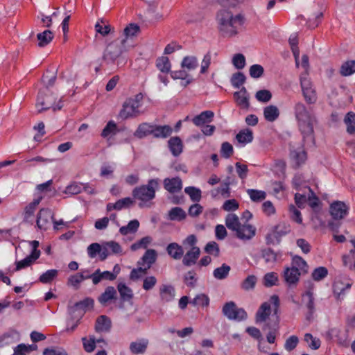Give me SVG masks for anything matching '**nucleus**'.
Masks as SVG:
<instances>
[{
    "instance_id": "obj_1",
    "label": "nucleus",
    "mask_w": 355,
    "mask_h": 355,
    "mask_svg": "<svg viewBox=\"0 0 355 355\" xmlns=\"http://www.w3.org/2000/svg\"><path fill=\"white\" fill-rule=\"evenodd\" d=\"M294 113L303 141L314 145V125L317 123V119L312 108L308 109L303 103L298 102L294 106Z\"/></svg>"
},
{
    "instance_id": "obj_2",
    "label": "nucleus",
    "mask_w": 355,
    "mask_h": 355,
    "mask_svg": "<svg viewBox=\"0 0 355 355\" xmlns=\"http://www.w3.org/2000/svg\"><path fill=\"white\" fill-rule=\"evenodd\" d=\"M218 30L223 37L236 35L243 25L245 19L241 14L233 16V14L226 10H220L216 16Z\"/></svg>"
},
{
    "instance_id": "obj_3",
    "label": "nucleus",
    "mask_w": 355,
    "mask_h": 355,
    "mask_svg": "<svg viewBox=\"0 0 355 355\" xmlns=\"http://www.w3.org/2000/svg\"><path fill=\"white\" fill-rule=\"evenodd\" d=\"M159 187L158 179H151L148 181L146 185L135 187L132 192V196L135 199L141 201L139 203V207H143L144 202H148L155 197V191Z\"/></svg>"
},
{
    "instance_id": "obj_4",
    "label": "nucleus",
    "mask_w": 355,
    "mask_h": 355,
    "mask_svg": "<svg viewBox=\"0 0 355 355\" xmlns=\"http://www.w3.org/2000/svg\"><path fill=\"white\" fill-rule=\"evenodd\" d=\"M223 313L229 320L242 321L248 318L246 311L243 308H238L234 302H229L224 304Z\"/></svg>"
},
{
    "instance_id": "obj_5",
    "label": "nucleus",
    "mask_w": 355,
    "mask_h": 355,
    "mask_svg": "<svg viewBox=\"0 0 355 355\" xmlns=\"http://www.w3.org/2000/svg\"><path fill=\"white\" fill-rule=\"evenodd\" d=\"M110 248H111V241L104 242L101 245L93 243L87 247V254L92 259L98 254L100 260L104 261L110 254Z\"/></svg>"
},
{
    "instance_id": "obj_6",
    "label": "nucleus",
    "mask_w": 355,
    "mask_h": 355,
    "mask_svg": "<svg viewBox=\"0 0 355 355\" xmlns=\"http://www.w3.org/2000/svg\"><path fill=\"white\" fill-rule=\"evenodd\" d=\"M56 97L51 91L40 90L36 101V107H41L38 112L47 110L52 107L55 103Z\"/></svg>"
},
{
    "instance_id": "obj_7",
    "label": "nucleus",
    "mask_w": 355,
    "mask_h": 355,
    "mask_svg": "<svg viewBox=\"0 0 355 355\" xmlns=\"http://www.w3.org/2000/svg\"><path fill=\"white\" fill-rule=\"evenodd\" d=\"M125 38L117 37L112 42L114 46V50H112V60L117 59V65L123 66L125 64L126 60L123 53L126 51Z\"/></svg>"
},
{
    "instance_id": "obj_8",
    "label": "nucleus",
    "mask_w": 355,
    "mask_h": 355,
    "mask_svg": "<svg viewBox=\"0 0 355 355\" xmlns=\"http://www.w3.org/2000/svg\"><path fill=\"white\" fill-rule=\"evenodd\" d=\"M349 207L343 201H334L329 207V212L334 220L344 218L348 214Z\"/></svg>"
},
{
    "instance_id": "obj_9",
    "label": "nucleus",
    "mask_w": 355,
    "mask_h": 355,
    "mask_svg": "<svg viewBox=\"0 0 355 355\" xmlns=\"http://www.w3.org/2000/svg\"><path fill=\"white\" fill-rule=\"evenodd\" d=\"M140 114L137 105H135L130 100L127 99L123 104L122 108L119 114V117L123 120L128 118L136 117Z\"/></svg>"
},
{
    "instance_id": "obj_10",
    "label": "nucleus",
    "mask_w": 355,
    "mask_h": 355,
    "mask_svg": "<svg viewBox=\"0 0 355 355\" xmlns=\"http://www.w3.org/2000/svg\"><path fill=\"white\" fill-rule=\"evenodd\" d=\"M53 219V214L50 209L42 208L37 216V225L41 230H46Z\"/></svg>"
},
{
    "instance_id": "obj_11",
    "label": "nucleus",
    "mask_w": 355,
    "mask_h": 355,
    "mask_svg": "<svg viewBox=\"0 0 355 355\" xmlns=\"http://www.w3.org/2000/svg\"><path fill=\"white\" fill-rule=\"evenodd\" d=\"M241 223L239 217L234 214H229L225 218V225L229 230L236 232L237 238H245V236L241 232L240 226ZM246 238H248L246 236Z\"/></svg>"
},
{
    "instance_id": "obj_12",
    "label": "nucleus",
    "mask_w": 355,
    "mask_h": 355,
    "mask_svg": "<svg viewBox=\"0 0 355 355\" xmlns=\"http://www.w3.org/2000/svg\"><path fill=\"white\" fill-rule=\"evenodd\" d=\"M157 256V254L155 250L148 249L141 259L138 261L137 265L141 266L148 270L151 268L152 265L156 261Z\"/></svg>"
},
{
    "instance_id": "obj_13",
    "label": "nucleus",
    "mask_w": 355,
    "mask_h": 355,
    "mask_svg": "<svg viewBox=\"0 0 355 355\" xmlns=\"http://www.w3.org/2000/svg\"><path fill=\"white\" fill-rule=\"evenodd\" d=\"M163 184L164 188L171 193H178L182 189V182L179 177L165 178Z\"/></svg>"
},
{
    "instance_id": "obj_14",
    "label": "nucleus",
    "mask_w": 355,
    "mask_h": 355,
    "mask_svg": "<svg viewBox=\"0 0 355 355\" xmlns=\"http://www.w3.org/2000/svg\"><path fill=\"white\" fill-rule=\"evenodd\" d=\"M301 273L297 270L292 267H286L284 270L283 277L286 283L289 286H295L300 279Z\"/></svg>"
},
{
    "instance_id": "obj_15",
    "label": "nucleus",
    "mask_w": 355,
    "mask_h": 355,
    "mask_svg": "<svg viewBox=\"0 0 355 355\" xmlns=\"http://www.w3.org/2000/svg\"><path fill=\"white\" fill-rule=\"evenodd\" d=\"M159 297L162 303H168L173 301L175 296V288L171 285L162 284L160 286Z\"/></svg>"
},
{
    "instance_id": "obj_16",
    "label": "nucleus",
    "mask_w": 355,
    "mask_h": 355,
    "mask_svg": "<svg viewBox=\"0 0 355 355\" xmlns=\"http://www.w3.org/2000/svg\"><path fill=\"white\" fill-rule=\"evenodd\" d=\"M353 245L348 254H344L342 257L343 266L348 268L349 270H355V237L350 240Z\"/></svg>"
},
{
    "instance_id": "obj_17",
    "label": "nucleus",
    "mask_w": 355,
    "mask_h": 355,
    "mask_svg": "<svg viewBox=\"0 0 355 355\" xmlns=\"http://www.w3.org/2000/svg\"><path fill=\"white\" fill-rule=\"evenodd\" d=\"M42 200V196H40L25 207L24 211L23 213L24 222H25V223L32 222V218L34 215L36 208Z\"/></svg>"
},
{
    "instance_id": "obj_18",
    "label": "nucleus",
    "mask_w": 355,
    "mask_h": 355,
    "mask_svg": "<svg viewBox=\"0 0 355 355\" xmlns=\"http://www.w3.org/2000/svg\"><path fill=\"white\" fill-rule=\"evenodd\" d=\"M148 345V340L141 338L130 343L129 349L132 354H143L146 352Z\"/></svg>"
},
{
    "instance_id": "obj_19",
    "label": "nucleus",
    "mask_w": 355,
    "mask_h": 355,
    "mask_svg": "<svg viewBox=\"0 0 355 355\" xmlns=\"http://www.w3.org/2000/svg\"><path fill=\"white\" fill-rule=\"evenodd\" d=\"M200 254V250L197 246H193L184 256L182 263L185 266H191L196 263Z\"/></svg>"
},
{
    "instance_id": "obj_20",
    "label": "nucleus",
    "mask_w": 355,
    "mask_h": 355,
    "mask_svg": "<svg viewBox=\"0 0 355 355\" xmlns=\"http://www.w3.org/2000/svg\"><path fill=\"white\" fill-rule=\"evenodd\" d=\"M173 132V128L168 125H154L153 128V136L157 139H166Z\"/></svg>"
},
{
    "instance_id": "obj_21",
    "label": "nucleus",
    "mask_w": 355,
    "mask_h": 355,
    "mask_svg": "<svg viewBox=\"0 0 355 355\" xmlns=\"http://www.w3.org/2000/svg\"><path fill=\"white\" fill-rule=\"evenodd\" d=\"M168 146L172 155L175 157L179 156L183 150V144L180 137L175 136L171 137L168 141Z\"/></svg>"
},
{
    "instance_id": "obj_22",
    "label": "nucleus",
    "mask_w": 355,
    "mask_h": 355,
    "mask_svg": "<svg viewBox=\"0 0 355 355\" xmlns=\"http://www.w3.org/2000/svg\"><path fill=\"white\" fill-rule=\"evenodd\" d=\"M111 327V320L104 315H101L96 318L95 323V331L97 333L108 332Z\"/></svg>"
},
{
    "instance_id": "obj_23",
    "label": "nucleus",
    "mask_w": 355,
    "mask_h": 355,
    "mask_svg": "<svg viewBox=\"0 0 355 355\" xmlns=\"http://www.w3.org/2000/svg\"><path fill=\"white\" fill-rule=\"evenodd\" d=\"M214 116V114L212 111H203L200 114L194 116L192 119V121L196 126H202L205 123L211 122Z\"/></svg>"
},
{
    "instance_id": "obj_24",
    "label": "nucleus",
    "mask_w": 355,
    "mask_h": 355,
    "mask_svg": "<svg viewBox=\"0 0 355 355\" xmlns=\"http://www.w3.org/2000/svg\"><path fill=\"white\" fill-rule=\"evenodd\" d=\"M271 313V307L270 303L263 302L259 308L256 313L255 321L256 323H261L265 322Z\"/></svg>"
},
{
    "instance_id": "obj_25",
    "label": "nucleus",
    "mask_w": 355,
    "mask_h": 355,
    "mask_svg": "<svg viewBox=\"0 0 355 355\" xmlns=\"http://www.w3.org/2000/svg\"><path fill=\"white\" fill-rule=\"evenodd\" d=\"M158 4L155 1L150 2L146 12V17L149 21H157L162 18V15L157 12Z\"/></svg>"
},
{
    "instance_id": "obj_26",
    "label": "nucleus",
    "mask_w": 355,
    "mask_h": 355,
    "mask_svg": "<svg viewBox=\"0 0 355 355\" xmlns=\"http://www.w3.org/2000/svg\"><path fill=\"white\" fill-rule=\"evenodd\" d=\"M166 252L172 258L178 260L184 254V250L181 245L177 243H171L166 247Z\"/></svg>"
},
{
    "instance_id": "obj_27",
    "label": "nucleus",
    "mask_w": 355,
    "mask_h": 355,
    "mask_svg": "<svg viewBox=\"0 0 355 355\" xmlns=\"http://www.w3.org/2000/svg\"><path fill=\"white\" fill-rule=\"evenodd\" d=\"M38 259V252L31 253L25 259L15 262V270L18 271L31 266Z\"/></svg>"
},
{
    "instance_id": "obj_28",
    "label": "nucleus",
    "mask_w": 355,
    "mask_h": 355,
    "mask_svg": "<svg viewBox=\"0 0 355 355\" xmlns=\"http://www.w3.org/2000/svg\"><path fill=\"white\" fill-rule=\"evenodd\" d=\"M279 110L275 105H270L263 109V116L265 119L269 122L275 121L279 116Z\"/></svg>"
},
{
    "instance_id": "obj_29",
    "label": "nucleus",
    "mask_w": 355,
    "mask_h": 355,
    "mask_svg": "<svg viewBox=\"0 0 355 355\" xmlns=\"http://www.w3.org/2000/svg\"><path fill=\"white\" fill-rule=\"evenodd\" d=\"M153 124L143 123L140 124L135 132V136L139 139H142L148 135L153 134Z\"/></svg>"
},
{
    "instance_id": "obj_30",
    "label": "nucleus",
    "mask_w": 355,
    "mask_h": 355,
    "mask_svg": "<svg viewBox=\"0 0 355 355\" xmlns=\"http://www.w3.org/2000/svg\"><path fill=\"white\" fill-rule=\"evenodd\" d=\"M246 94L247 90L245 87H243L240 91L234 92V96L239 105L243 106L245 108H248L250 103Z\"/></svg>"
},
{
    "instance_id": "obj_31",
    "label": "nucleus",
    "mask_w": 355,
    "mask_h": 355,
    "mask_svg": "<svg viewBox=\"0 0 355 355\" xmlns=\"http://www.w3.org/2000/svg\"><path fill=\"white\" fill-rule=\"evenodd\" d=\"M53 33L49 30H45L44 31L40 33L37 35V39L38 40V46L44 47L48 45L53 39Z\"/></svg>"
},
{
    "instance_id": "obj_32",
    "label": "nucleus",
    "mask_w": 355,
    "mask_h": 355,
    "mask_svg": "<svg viewBox=\"0 0 355 355\" xmlns=\"http://www.w3.org/2000/svg\"><path fill=\"white\" fill-rule=\"evenodd\" d=\"M291 267L297 269L299 271L302 270L304 273H307L309 271V266L306 261L300 256L295 255L292 259Z\"/></svg>"
},
{
    "instance_id": "obj_33",
    "label": "nucleus",
    "mask_w": 355,
    "mask_h": 355,
    "mask_svg": "<svg viewBox=\"0 0 355 355\" xmlns=\"http://www.w3.org/2000/svg\"><path fill=\"white\" fill-rule=\"evenodd\" d=\"M351 286V282H347L346 284H344L341 280L338 279L335 281L333 285V291L334 295L338 298H340L342 295L345 294V290L349 289Z\"/></svg>"
},
{
    "instance_id": "obj_34",
    "label": "nucleus",
    "mask_w": 355,
    "mask_h": 355,
    "mask_svg": "<svg viewBox=\"0 0 355 355\" xmlns=\"http://www.w3.org/2000/svg\"><path fill=\"white\" fill-rule=\"evenodd\" d=\"M198 66V61L196 56H185L181 62V67L187 71L195 70Z\"/></svg>"
},
{
    "instance_id": "obj_35",
    "label": "nucleus",
    "mask_w": 355,
    "mask_h": 355,
    "mask_svg": "<svg viewBox=\"0 0 355 355\" xmlns=\"http://www.w3.org/2000/svg\"><path fill=\"white\" fill-rule=\"evenodd\" d=\"M272 231L276 234V243L279 244L281 241V238L290 232V226L285 223H279L273 227Z\"/></svg>"
},
{
    "instance_id": "obj_36",
    "label": "nucleus",
    "mask_w": 355,
    "mask_h": 355,
    "mask_svg": "<svg viewBox=\"0 0 355 355\" xmlns=\"http://www.w3.org/2000/svg\"><path fill=\"white\" fill-rule=\"evenodd\" d=\"M236 139L239 143L246 144L253 140V132L249 128H245L239 131L236 135Z\"/></svg>"
},
{
    "instance_id": "obj_37",
    "label": "nucleus",
    "mask_w": 355,
    "mask_h": 355,
    "mask_svg": "<svg viewBox=\"0 0 355 355\" xmlns=\"http://www.w3.org/2000/svg\"><path fill=\"white\" fill-rule=\"evenodd\" d=\"M95 30L103 37L107 35L111 31L109 21L103 18L100 19L95 25Z\"/></svg>"
},
{
    "instance_id": "obj_38",
    "label": "nucleus",
    "mask_w": 355,
    "mask_h": 355,
    "mask_svg": "<svg viewBox=\"0 0 355 355\" xmlns=\"http://www.w3.org/2000/svg\"><path fill=\"white\" fill-rule=\"evenodd\" d=\"M290 155L295 162L297 168L304 164L306 159V153L304 150H291Z\"/></svg>"
},
{
    "instance_id": "obj_39",
    "label": "nucleus",
    "mask_w": 355,
    "mask_h": 355,
    "mask_svg": "<svg viewBox=\"0 0 355 355\" xmlns=\"http://www.w3.org/2000/svg\"><path fill=\"white\" fill-rule=\"evenodd\" d=\"M231 270V267L226 263H223L220 267L216 268L213 272L214 278L223 280L227 277Z\"/></svg>"
},
{
    "instance_id": "obj_40",
    "label": "nucleus",
    "mask_w": 355,
    "mask_h": 355,
    "mask_svg": "<svg viewBox=\"0 0 355 355\" xmlns=\"http://www.w3.org/2000/svg\"><path fill=\"white\" fill-rule=\"evenodd\" d=\"M355 73V60H351L343 62L340 68L343 76H349Z\"/></svg>"
},
{
    "instance_id": "obj_41",
    "label": "nucleus",
    "mask_w": 355,
    "mask_h": 355,
    "mask_svg": "<svg viewBox=\"0 0 355 355\" xmlns=\"http://www.w3.org/2000/svg\"><path fill=\"white\" fill-rule=\"evenodd\" d=\"M118 291L120 293V296H121V300L125 302H130L132 298V290L128 287L125 284H119L118 285Z\"/></svg>"
},
{
    "instance_id": "obj_42",
    "label": "nucleus",
    "mask_w": 355,
    "mask_h": 355,
    "mask_svg": "<svg viewBox=\"0 0 355 355\" xmlns=\"http://www.w3.org/2000/svg\"><path fill=\"white\" fill-rule=\"evenodd\" d=\"M118 135H121L120 141H126L130 135V132L127 128L121 126L118 128L116 124L112 121V139H115V137Z\"/></svg>"
},
{
    "instance_id": "obj_43",
    "label": "nucleus",
    "mask_w": 355,
    "mask_h": 355,
    "mask_svg": "<svg viewBox=\"0 0 355 355\" xmlns=\"http://www.w3.org/2000/svg\"><path fill=\"white\" fill-rule=\"evenodd\" d=\"M135 202V200L130 197L124 198L112 204V209L121 210L123 209H127L133 206Z\"/></svg>"
},
{
    "instance_id": "obj_44",
    "label": "nucleus",
    "mask_w": 355,
    "mask_h": 355,
    "mask_svg": "<svg viewBox=\"0 0 355 355\" xmlns=\"http://www.w3.org/2000/svg\"><path fill=\"white\" fill-rule=\"evenodd\" d=\"M88 277L92 279L94 284H97L103 279L111 280V272H101L100 270L98 269L93 274L88 275Z\"/></svg>"
},
{
    "instance_id": "obj_45",
    "label": "nucleus",
    "mask_w": 355,
    "mask_h": 355,
    "mask_svg": "<svg viewBox=\"0 0 355 355\" xmlns=\"http://www.w3.org/2000/svg\"><path fill=\"white\" fill-rule=\"evenodd\" d=\"M187 216L186 212L181 208L175 207L172 208L168 212V217L171 220L181 221Z\"/></svg>"
},
{
    "instance_id": "obj_46",
    "label": "nucleus",
    "mask_w": 355,
    "mask_h": 355,
    "mask_svg": "<svg viewBox=\"0 0 355 355\" xmlns=\"http://www.w3.org/2000/svg\"><path fill=\"white\" fill-rule=\"evenodd\" d=\"M139 227V222L137 219L130 220L126 226H123L120 228L119 232L123 235H126L128 233H135Z\"/></svg>"
},
{
    "instance_id": "obj_47",
    "label": "nucleus",
    "mask_w": 355,
    "mask_h": 355,
    "mask_svg": "<svg viewBox=\"0 0 355 355\" xmlns=\"http://www.w3.org/2000/svg\"><path fill=\"white\" fill-rule=\"evenodd\" d=\"M347 125V132L350 134L355 133V114L352 112H348L344 119Z\"/></svg>"
},
{
    "instance_id": "obj_48",
    "label": "nucleus",
    "mask_w": 355,
    "mask_h": 355,
    "mask_svg": "<svg viewBox=\"0 0 355 355\" xmlns=\"http://www.w3.org/2000/svg\"><path fill=\"white\" fill-rule=\"evenodd\" d=\"M257 278L255 275H248L241 284V288L246 291L253 290L256 286Z\"/></svg>"
},
{
    "instance_id": "obj_49",
    "label": "nucleus",
    "mask_w": 355,
    "mask_h": 355,
    "mask_svg": "<svg viewBox=\"0 0 355 355\" xmlns=\"http://www.w3.org/2000/svg\"><path fill=\"white\" fill-rule=\"evenodd\" d=\"M241 232L243 235L247 236L248 238H239L241 240H250L251 239L256 233V228L250 224H243L240 226Z\"/></svg>"
},
{
    "instance_id": "obj_50",
    "label": "nucleus",
    "mask_w": 355,
    "mask_h": 355,
    "mask_svg": "<svg viewBox=\"0 0 355 355\" xmlns=\"http://www.w3.org/2000/svg\"><path fill=\"white\" fill-rule=\"evenodd\" d=\"M152 238L149 236H146L143 237L139 241L132 243L130 245V250L132 251H136L139 249H146L147 248L148 245L151 243Z\"/></svg>"
},
{
    "instance_id": "obj_51",
    "label": "nucleus",
    "mask_w": 355,
    "mask_h": 355,
    "mask_svg": "<svg viewBox=\"0 0 355 355\" xmlns=\"http://www.w3.org/2000/svg\"><path fill=\"white\" fill-rule=\"evenodd\" d=\"M58 275V270L51 269L40 275L39 281L43 284L51 282Z\"/></svg>"
},
{
    "instance_id": "obj_52",
    "label": "nucleus",
    "mask_w": 355,
    "mask_h": 355,
    "mask_svg": "<svg viewBox=\"0 0 355 355\" xmlns=\"http://www.w3.org/2000/svg\"><path fill=\"white\" fill-rule=\"evenodd\" d=\"M156 66L158 69L163 73L169 72L171 69V63L168 58L165 56L158 58L156 60Z\"/></svg>"
},
{
    "instance_id": "obj_53",
    "label": "nucleus",
    "mask_w": 355,
    "mask_h": 355,
    "mask_svg": "<svg viewBox=\"0 0 355 355\" xmlns=\"http://www.w3.org/2000/svg\"><path fill=\"white\" fill-rule=\"evenodd\" d=\"M278 282V276L274 272H268L266 273L263 278V284L266 287H272L277 284Z\"/></svg>"
},
{
    "instance_id": "obj_54",
    "label": "nucleus",
    "mask_w": 355,
    "mask_h": 355,
    "mask_svg": "<svg viewBox=\"0 0 355 355\" xmlns=\"http://www.w3.org/2000/svg\"><path fill=\"white\" fill-rule=\"evenodd\" d=\"M184 192L188 194L193 202H199L201 199V191L194 187H187L184 189Z\"/></svg>"
},
{
    "instance_id": "obj_55",
    "label": "nucleus",
    "mask_w": 355,
    "mask_h": 355,
    "mask_svg": "<svg viewBox=\"0 0 355 355\" xmlns=\"http://www.w3.org/2000/svg\"><path fill=\"white\" fill-rule=\"evenodd\" d=\"M248 194L250 196V199L255 202H259L263 200L266 197V193L263 191L257 189H248Z\"/></svg>"
},
{
    "instance_id": "obj_56",
    "label": "nucleus",
    "mask_w": 355,
    "mask_h": 355,
    "mask_svg": "<svg viewBox=\"0 0 355 355\" xmlns=\"http://www.w3.org/2000/svg\"><path fill=\"white\" fill-rule=\"evenodd\" d=\"M328 275V270L324 266H320L314 269L311 277L314 281L319 282L324 279Z\"/></svg>"
},
{
    "instance_id": "obj_57",
    "label": "nucleus",
    "mask_w": 355,
    "mask_h": 355,
    "mask_svg": "<svg viewBox=\"0 0 355 355\" xmlns=\"http://www.w3.org/2000/svg\"><path fill=\"white\" fill-rule=\"evenodd\" d=\"M204 250L206 253L213 255L215 257H219V254H220L219 245L215 241L208 242L206 244L205 247L204 248Z\"/></svg>"
},
{
    "instance_id": "obj_58",
    "label": "nucleus",
    "mask_w": 355,
    "mask_h": 355,
    "mask_svg": "<svg viewBox=\"0 0 355 355\" xmlns=\"http://www.w3.org/2000/svg\"><path fill=\"white\" fill-rule=\"evenodd\" d=\"M246 78L243 73H234L231 78V84L234 88H239L245 82Z\"/></svg>"
},
{
    "instance_id": "obj_59",
    "label": "nucleus",
    "mask_w": 355,
    "mask_h": 355,
    "mask_svg": "<svg viewBox=\"0 0 355 355\" xmlns=\"http://www.w3.org/2000/svg\"><path fill=\"white\" fill-rule=\"evenodd\" d=\"M306 296L308 297L306 307L309 310L308 314L306 315V319L310 320L315 311L314 297L313 293L310 291L306 292Z\"/></svg>"
},
{
    "instance_id": "obj_60",
    "label": "nucleus",
    "mask_w": 355,
    "mask_h": 355,
    "mask_svg": "<svg viewBox=\"0 0 355 355\" xmlns=\"http://www.w3.org/2000/svg\"><path fill=\"white\" fill-rule=\"evenodd\" d=\"M190 303L193 306H207L209 303V299L205 294H200L197 295Z\"/></svg>"
},
{
    "instance_id": "obj_61",
    "label": "nucleus",
    "mask_w": 355,
    "mask_h": 355,
    "mask_svg": "<svg viewBox=\"0 0 355 355\" xmlns=\"http://www.w3.org/2000/svg\"><path fill=\"white\" fill-rule=\"evenodd\" d=\"M84 349L87 352H92L96 348V340L94 336H89V338L84 337L82 338Z\"/></svg>"
},
{
    "instance_id": "obj_62",
    "label": "nucleus",
    "mask_w": 355,
    "mask_h": 355,
    "mask_svg": "<svg viewBox=\"0 0 355 355\" xmlns=\"http://www.w3.org/2000/svg\"><path fill=\"white\" fill-rule=\"evenodd\" d=\"M257 100L261 103H268L272 98V93L268 89H261L255 94Z\"/></svg>"
},
{
    "instance_id": "obj_63",
    "label": "nucleus",
    "mask_w": 355,
    "mask_h": 355,
    "mask_svg": "<svg viewBox=\"0 0 355 355\" xmlns=\"http://www.w3.org/2000/svg\"><path fill=\"white\" fill-rule=\"evenodd\" d=\"M261 256L266 263H275L277 260V254L271 248L263 249Z\"/></svg>"
},
{
    "instance_id": "obj_64",
    "label": "nucleus",
    "mask_w": 355,
    "mask_h": 355,
    "mask_svg": "<svg viewBox=\"0 0 355 355\" xmlns=\"http://www.w3.org/2000/svg\"><path fill=\"white\" fill-rule=\"evenodd\" d=\"M302 94L307 104L312 105L317 101V94L313 88L304 90L302 92Z\"/></svg>"
}]
</instances>
